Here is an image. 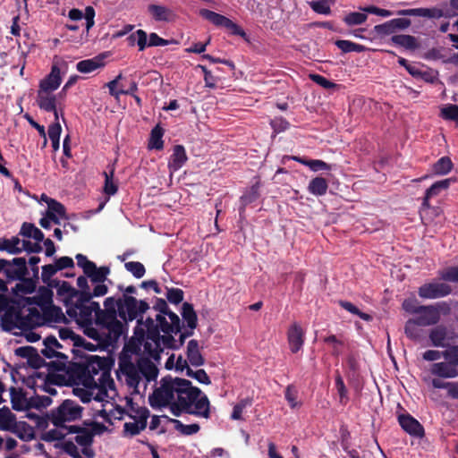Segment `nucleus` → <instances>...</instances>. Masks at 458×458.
Segmentation results:
<instances>
[{"label":"nucleus","instance_id":"obj_55","mask_svg":"<svg viewBox=\"0 0 458 458\" xmlns=\"http://www.w3.org/2000/svg\"><path fill=\"white\" fill-rule=\"evenodd\" d=\"M14 353L16 356L27 359L31 361L33 358L38 357L37 350L32 346H21L15 349Z\"/></svg>","mask_w":458,"mask_h":458},{"label":"nucleus","instance_id":"obj_38","mask_svg":"<svg viewBox=\"0 0 458 458\" xmlns=\"http://www.w3.org/2000/svg\"><path fill=\"white\" fill-rule=\"evenodd\" d=\"M17 422L15 415L7 407L0 409V429L10 431Z\"/></svg>","mask_w":458,"mask_h":458},{"label":"nucleus","instance_id":"obj_18","mask_svg":"<svg viewBox=\"0 0 458 458\" xmlns=\"http://www.w3.org/2000/svg\"><path fill=\"white\" fill-rule=\"evenodd\" d=\"M61 82V70L58 65L54 64L51 67L49 74L39 81L38 90L55 92L60 87Z\"/></svg>","mask_w":458,"mask_h":458},{"label":"nucleus","instance_id":"obj_14","mask_svg":"<svg viewBox=\"0 0 458 458\" xmlns=\"http://www.w3.org/2000/svg\"><path fill=\"white\" fill-rule=\"evenodd\" d=\"M154 325L158 328L159 333L167 335L178 334L181 329L180 318L175 313L164 315H156Z\"/></svg>","mask_w":458,"mask_h":458},{"label":"nucleus","instance_id":"obj_64","mask_svg":"<svg viewBox=\"0 0 458 458\" xmlns=\"http://www.w3.org/2000/svg\"><path fill=\"white\" fill-rule=\"evenodd\" d=\"M440 276L443 280L458 283V266L445 269Z\"/></svg>","mask_w":458,"mask_h":458},{"label":"nucleus","instance_id":"obj_3","mask_svg":"<svg viewBox=\"0 0 458 458\" xmlns=\"http://www.w3.org/2000/svg\"><path fill=\"white\" fill-rule=\"evenodd\" d=\"M96 375L97 378L86 377L83 382L84 388L77 387L75 393L83 403H89L92 400L101 403L103 408L98 412L103 419L109 420L114 408L113 401L117 395V391L109 372L102 371Z\"/></svg>","mask_w":458,"mask_h":458},{"label":"nucleus","instance_id":"obj_63","mask_svg":"<svg viewBox=\"0 0 458 458\" xmlns=\"http://www.w3.org/2000/svg\"><path fill=\"white\" fill-rule=\"evenodd\" d=\"M14 291L17 293H31L35 291V284L30 280H24L16 284Z\"/></svg>","mask_w":458,"mask_h":458},{"label":"nucleus","instance_id":"obj_48","mask_svg":"<svg viewBox=\"0 0 458 458\" xmlns=\"http://www.w3.org/2000/svg\"><path fill=\"white\" fill-rule=\"evenodd\" d=\"M175 429L182 435L191 436L196 434L199 430V425L197 423L183 424L181 420H173Z\"/></svg>","mask_w":458,"mask_h":458},{"label":"nucleus","instance_id":"obj_4","mask_svg":"<svg viewBox=\"0 0 458 458\" xmlns=\"http://www.w3.org/2000/svg\"><path fill=\"white\" fill-rule=\"evenodd\" d=\"M55 427V428L43 432L41 439L46 442H55V447L64 454L65 445L71 443L79 445L85 457L93 458L95 456L91 448L95 433L91 429L78 426L67 427L64 424Z\"/></svg>","mask_w":458,"mask_h":458},{"label":"nucleus","instance_id":"obj_29","mask_svg":"<svg viewBox=\"0 0 458 458\" xmlns=\"http://www.w3.org/2000/svg\"><path fill=\"white\" fill-rule=\"evenodd\" d=\"M148 12L157 21H170L175 17L174 12L164 5L150 4L148 5Z\"/></svg>","mask_w":458,"mask_h":458},{"label":"nucleus","instance_id":"obj_42","mask_svg":"<svg viewBox=\"0 0 458 458\" xmlns=\"http://www.w3.org/2000/svg\"><path fill=\"white\" fill-rule=\"evenodd\" d=\"M392 42L406 49H415L418 47L417 39L411 35H394L392 37Z\"/></svg>","mask_w":458,"mask_h":458},{"label":"nucleus","instance_id":"obj_52","mask_svg":"<svg viewBox=\"0 0 458 458\" xmlns=\"http://www.w3.org/2000/svg\"><path fill=\"white\" fill-rule=\"evenodd\" d=\"M451 182L450 179H445L433 183L427 191L426 193L428 198H432L439 194L442 190H445L449 187Z\"/></svg>","mask_w":458,"mask_h":458},{"label":"nucleus","instance_id":"obj_58","mask_svg":"<svg viewBox=\"0 0 458 458\" xmlns=\"http://www.w3.org/2000/svg\"><path fill=\"white\" fill-rule=\"evenodd\" d=\"M335 387L339 394V401L342 404H345L348 402V391L344 385V382L340 375L335 377Z\"/></svg>","mask_w":458,"mask_h":458},{"label":"nucleus","instance_id":"obj_9","mask_svg":"<svg viewBox=\"0 0 458 458\" xmlns=\"http://www.w3.org/2000/svg\"><path fill=\"white\" fill-rule=\"evenodd\" d=\"M42 250L38 243H32L27 240H21L18 236L11 238L0 237V250L9 254H18L25 250L29 253H38Z\"/></svg>","mask_w":458,"mask_h":458},{"label":"nucleus","instance_id":"obj_50","mask_svg":"<svg viewBox=\"0 0 458 458\" xmlns=\"http://www.w3.org/2000/svg\"><path fill=\"white\" fill-rule=\"evenodd\" d=\"M127 271L132 274V276L138 279L144 276L146 273L145 267L142 263L138 261H129L124 264Z\"/></svg>","mask_w":458,"mask_h":458},{"label":"nucleus","instance_id":"obj_59","mask_svg":"<svg viewBox=\"0 0 458 458\" xmlns=\"http://www.w3.org/2000/svg\"><path fill=\"white\" fill-rule=\"evenodd\" d=\"M186 376L194 378L200 384L209 385L211 383L209 377L202 369H197L195 371L190 369L188 372H186Z\"/></svg>","mask_w":458,"mask_h":458},{"label":"nucleus","instance_id":"obj_2","mask_svg":"<svg viewBox=\"0 0 458 458\" xmlns=\"http://www.w3.org/2000/svg\"><path fill=\"white\" fill-rule=\"evenodd\" d=\"M67 315L89 338L106 345L115 344L123 333V324L114 315L105 313L98 302L80 298L66 310Z\"/></svg>","mask_w":458,"mask_h":458},{"label":"nucleus","instance_id":"obj_62","mask_svg":"<svg viewBox=\"0 0 458 458\" xmlns=\"http://www.w3.org/2000/svg\"><path fill=\"white\" fill-rule=\"evenodd\" d=\"M444 359L451 361L456 368H458V344L451 345L444 351Z\"/></svg>","mask_w":458,"mask_h":458},{"label":"nucleus","instance_id":"obj_23","mask_svg":"<svg viewBox=\"0 0 458 458\" xmlns=\"http://www.w3.org/2000/svg\"><path fill=\"white\" fill-rule=\"evenodd\" d=\"M187 155L183 146L176 145L174 147L173 154L168 163V168L171 173L176 172L182 167L187 161Z\"/></svg>","mask_w":458,"mask_h":458},{"label":"nucleus","instance_id":"obj_40","mask_svg":"<svg viewBox=\"0 0 458 458\" xmlns=\"http://www.w3.org/2000/svg\"><path fill=\"white\" fill-rule=\"evenodd\" d=\"M164 135V130L159 126L156 125L150 133V138L148 141V148L149 149H163L164 141L162 140Z\"/></svg>","mask_w":458,"mask_h":458},{"label":"nucleus","instance_id":"obj_15","mask_svg":"<svg viewBox=\"0 0 458 458\" xmlns=\"http://www.w3.org/2000/svg\"><path fill=\"white\" fill-rule=\"evenodd\" d=\"M56 293L57 299L64 303L66 309L82 297V294L66 281L57 283Z\"/></svg>","mask_w":458,"mask_h":458},{"label":"nucleus","instance_id":"obj_10","mask_svg":"<svg viewBox=\"0 0 458 458\" xmlns=\"http://www.w3.org/2000/svg\"><path fill=\"white\" fill-rule=\"evenodd\" d=\"M14 326L23 332L43 326L41 312L36 307L23 308L14 318Z\"/></svg>","mask_w":458,"mask_h":458},{"label":"nucleus","instance_id":"obj_53","mask_svg":"<svg viewBox=\"0 0 458 458\" xmlns=\"http://www.w3.org/2000/svg\"><path fill=\"white\" fill-rule=\"evenodd\" d=\"M367 14L364 13L353 12L347 14L344 21L347 25H360L367 21Z\"/></svg>","mask_w":458,"mask_h":458},{"label":"nucleus","instance_id":"obj_47","mask_svg":"<svg viewBox=\"0 0 458 458\" xmlns=\"http://www.w3.org/2000/svg\"><path fill=\"white\" fill-rule=\"evenodd\" d=\"M421 327L417 322V319H409L404 327V332L408 338L411 340H419L422 335Z\"/></svg>","mask_w":458,"mask_h":458},{"label":"nucleus","instance_id":"obj_8","mask_svg":"<svg viewBox=\"0 0 458 458\" xmlns=\"http://www.w3.org/2000/svg\"><path fill=\"white\" fill-rule=\"evenodd\" d=\"M145 301H138L132 296L123 294L119 298V317L123 320L132 321L148 310Z\"/></svg>","mask_w":458,"mask_h":458},{"label":"nucleus","instance_id":"obj_6","mask_svg":"<svg viewBox=\"0 0 458 458\" xmlns=\"http://www.w3.org/2000/svg\"><path fill=\"white\" fill-rule=\"evenodd\" d=\"M133 340L137 342L139 349L142 348L149 357L157 359L166 337L160 335L158 328L154 325V319L148 318L145 321L138 319Z\"/></svg>","mask_w":458,"mask_h":458},{"label":"nucleus","instance_id":"obj_24","mask_svg":"<svg viewBox=\"0 0 458 458\" xmlns=\"http://www.w3.org/2000/svg\"><path fill=\"white\" fill-rule=\"evenodd\" d=\"M140 412L141 413H140V415L138 416V420H129L124 423L123 431L125 435L131 437L138 435L146 428V411H142Z\"/></svg>","mask_w":458,"mask_h":458},{"label":"nucleus","instance_id":"obj_30","mask_svg":"<svg viewBox=\"0 0 458 458\" xmlns=\"http://www.w3.org/2000/svg\"><path fill=\"white\" fill-rule=\"evenodd\" d=\"M12 406L16 411H25L31 406V401H29L21 389L12 387L10 389Z\"/></svg>","mask_w":458,"mask_h":458},{"label":"nucleus","instance_id":"obj_54","mask_svg":"<svg viewBox=\"0 0 458 458\" xmlns=\"http://www.w3.org/2000/svg\"><path fill=\"white\" fill-rule=\"evenodd\" d=\"M146 411V420L148 418L149 411L146 407H140V406H135L134 403L131 402V400L127 401V411L126 414L129 417V420H138V416L140 411Z\"/></svg>","mask_w":458,"mask_h":458},{"label":"nucleus","instance_id":"obj_51","mask_svg":"<svg viewBox=\"0 0 458 458\" xmlns=\"http://www.w3.org/2000/svg\"><path fill=\"white\" fill-rule=\"evenodd\" d=\"M251 405V399L244 398L237 403L233 409L231 419L233 420H239L242 419V412L245 408Z\"/></svg>","mask_w":458,"mask_h":458},{"label":"nucleus","instance_id":"obj_7","mask_svg":"<svg viewBox=\"0 0 458 458\" xmlns=\"http://www.w3.org/2000/svg\"><path fill=\"white\" fill-rule=\"evenodd\" d=\"M82 407L75 401L64 400L58 407L53 409L48 416L37 417V427L40 429H46L48 421L54 426L65 425L66 422H72L81 419Z\"/></svg>","mask_w":458,"mask_h":458},{"label":"nucleus","instance_id":"obj_36","mask_svg":"<svg viewBox=\"0 0 458 458\" xmlns=\"http://www.w3.org/2000/svg\"><path fill=\"white\" fill-rule=\"evenodd\" d=\"M428 336L433 346L445 347L447 338V330L445 327L438 326L430 331Z\"/></svg>","mask_w":458,"mask_h":458},{"label":"nucleus","instance_id":"obj_22","mask_svg":"<svg viewBox=\"0 0 458 458\" xmlns=\"http://www.w3.org/2000/svg\"><path fill=\"white\" fill-rule=\"evenodd\" d=\"M13 265H11L4 259H0V266H7L6 273L13 279H21L27 273L26 259L24 258H15L13 259Z\"/></svg>","mask_w":458,"mask_h":458},{"label":"nucleus","instance_id":"obj_45","mask_svg":"<svg viewBox=\"0 0 458 458\" xmlns=\"http://www.w3.org/2000/svg\"><path fill=\"white\" fill-rule=\"evenodd\" d=\"M453 168V163L448 157H443L433 165L432 171L437 175L447 174Z\"/></svg>","mask_w":458,"mask_h":458},{"label":"nucleus","instance_id":"obj_57","mask_svg":"<svg viewBox=\"0 0 458 458\" xmlns=\"http://www.w3.org/2000/svg\"><path fill=\"white\" fill-rule=\"evenodd\" d=\"M324 342L331 346L332 354L335 356H338L342 352V346L344 345V342L338 339L335 335H331L324 338Z\"/></svg>","mask_w":458,"mask_h":458},{"label":"nucleus","instance_id":"obj_32","mask_svg":"<svg viewBox=\"0 0 458 458\" xmlns=\"http://www.w3.org/2000/svg\"><path fill=\"white\" fill-rule=\"evenodd\" d=\"M10 432L15 434L23 441H30L35 437L33 428L25 421H17Z\"/></svg>","mask_w":458,"mask_h":458},{"label":"nucleus","instance_id":"obj_49","mask_svg":"<svg viewBox=\"0 0 458 458\" xmlns=\"http://www.w3.org/2000/svg\"><path fill=\"white\" fill-rule=\"evenodd\" d=\"M336 47L344 53L357 52L360 53L365 49V47L349 40H337Z\"/></svg>","mask_w":458,"mask_h":458},{"label":"nucleus","instance_id":"obj_21","mask_svg":"<svg viewBox=\"0 0 458 458\" xmlns=\"http://www.w3.org/2000/svg\"><path fill=\"white\" fill-rule=\"evenodd\" d=\"M430 373L440 378H454L458 377V368L451 361H440L431 365Z\"/></svg>","mask_w":458,"mask_h":458},{"label":"nucleus","instance_id":"obj_20","mask_svg":"<svg viewBox=\"0 0 458 458\" xmlns=\"http://www.w3.org/2000/svg\"><path fill=\"white\" fill-rule=\"evenodd\" d=\"M398 422L401 428L409 435L415 437H422L424 436L422 425L411 415L408 413L399 415Z\"/></svg>","mask_w":458,"mask_h":458},{"label":"nucleus","instance_id":"obj_39","mask_svg":"<svg viewBox=\"0 0 458 458\" xmlns=\"http://www.w3.org/2000/svg\"><path fill=\"white\" fill-rule=\"evenodd\" d=\"M182 317L183 322L187 324L188 328L191 332L197 326V315L191 304L184 302L182 307Z\"/></svg>","mask_w":458,"mask_h":458},{"label":"nucleus","instance_id":"obj_26","mask_svg":"<svg viewBox=\"0 0 458 458\" xmlns=\"http://www.w3.org/2000/svg\"><path fill=\"white\" fill-rule=\"evenodd\" d=\"M43 318V325L60 323L64 320V315L63 310L51 304L47 306L43 310H39Z\"/></svg>","mask_w":458,"mask_h":458},{"label":"nucleus","instance_id":"obj_34","mask_svg":"<svg viewBox=\"0 0 458 458\" xmlns=\"http://www.w3.org/2000/svg\"><path fill=\"white\" fill-rule=\"evenodd\" d=\"M20 235L25 238H31L36 241L35 243H38L39 245L40 242L44 241V233L31 223L22 224Z\"/></svg>","mask_w":458,"mask_h":458},{"label":"nucleus","instance_id":"obj_35","mask_svg":"<svg viewBox=\"0 0 458 458\" xmlns=\"http://www.w3.org/2000/svg\"><path fill=\"white\" fill-rule=\"evenodd\" d=\"M328 189V183L323 177H315L312 179L308 186L310 193L315 196H323L327 193Z\"/></svg>","mask_w":458,"mask_h":458},{"label":"nucleus","instance_id":"obj_37","mask_svg":"<svg viewBox=\"0 0 458 458\" xmlns=\"http://www.w3.org/2000/svg\"><path fill=\"white\" fill-rule=\"evenodd\" d=\"M165 368L168 369H174L176 371L184 373L186 375V372L191 369L188 363V360L183 359L181 355L178 357H175L174 354L171 355L165 363Z\"/></svg>","mask_w":458,"mask_h":458},{"label":"nucleus","instance_id":"obj_60","mask_svg":"<svg viewBox=\"0 0 458 458\" xmlns=\"http://www.w3.org/2000/svg\"><path fill=\"white\" fill-rule=\"evenodd\" d=\"M444 119L458 122V106L447 105L441 109Z\"/></svg>","mask_w":458,"mask_h":458},{"label":"nucleus","instance_id":"obj_46","mask_svg":"<svg viewBox=\"0 0 458 458\" xmlns=\"http://www.w3.org/2000/svg\"><path fill=\"white\" fill-rule=\"evenodd\" d=\"M335 0H313L310 2V8L317 13L327 15L331 13V5Z\"/></svg>","mask_w":458,"mask_h":458},{"label":"nucleus","instance_id":"obj_13","mask_svg":"<svg viewBox=\"0 0 458 458\" xmlns=\"http://www.w3.org/2000/svg\"><path fill=\"white\" fill-rule=\"evenodd\" d=\"M451 286L441 282L425 284L419 288V296L422 299H437L448 295Z\"/></svg>","mask_w":458,"mask_h":458},{"label":"nucleus","instance_id":"obj_19","mask_svg":"<svg viewBox=\"0 0 458 458\" xmlns=\"http://www.w3.org/2000/svg\"><path fill=\"white\" fill-rule=\"evenodd\" d=\"M53 291L47 286H41L32 297L27 298L30 305H35L39 310L53 304Z\"/></svg>","mask_w":458,"mask_h":458},{"label":"nucleus","instance_id":"obj_25","mask_svg":"<svg viewBox=\"0 0 458 458\" xmlns=\"http://www.w3.org/2000/svg\"><path fill=\"white\" fill-rule=\"evenodd\" d=\"M94 17H95V10L91 6H88L85 9V13H82L79 9H72L69 12V18L72 21H85V27L87 32L93 27L94 25Z\"/></svg>","mask_w":458,"mask_h":458},{"label":"nucleus","instance_id":"obj_1","mask_svg":"<svg viewBox=\"0 0 458 458\" xmlns=\"http://www.w3.org/2000/svg\"><path fill=\"white\" fill-rule=\"evenodd\" d=\"M148 403L155 410L167 409L176 417L183 413L203 419L210 417L208 396L184 378L171 376L162 377L148 395Z\"/></svg>","mask_w":458,"mask_h":458},{"label":"nucleus","instance_id":"obj_28","mask_svg":"<svg viewBox=\"0 0 458 458\" xmlns=\"http://www.w3.org/2000/svg\"><path fill=\"white\" fill-rule=\"evenodd\" d=\"M187 360L188 363L195 366L199 367L203 365L204 363V358L200 352L199 343L196 340H191L189 341L187 344Z\"/></svg>","mask_w":458,"mask_h":458},{"label":"nucleus","instance_id":"obj_56","mask_svg":"<svg viewBox=\"0 0 458 458\" xmlns=\"http://www.w3.org/2000/svg\"><path fill=\"white\" fill-rule=\"evenodd\" d=\"M340 305L345 310L349 311L352 314L357 315L359 318L365 321H370L372 317L367 313L361 312L355 305L349 301H340Z\"/></svg>","mask_w":458,"mask_h":458},{"label":"nucleus","instance_id":"obj_43","mask_svg":"<svg viewBox=\"0 0 458 458\" xmlns=\"http://www.w3.org/2000/svg\"><path fill=\"white\" fill-rule=\"evenodd\" d=\"M130 46H138L139 51H143L147 47V32L143 30H138L128 37Z\"/></svg>","mask_w":458,"mask_h":458},{"label":"nucleus","instance_id":"obj_61","mask_svg":"<svg viewBox=\"0 0 458 458\" xmlns=\"http://www.w3.org/2000/svg\"><path fill=\"white\" fill-rule=\"evenodd\" d=\"M106 310L105 313L112 314L116 318V313H119V299L115 300L114 297H108L104 301Z\"/></svg>","mask_w":458,"mask_h":458},{"label":"nucleus","instance_id":"obj_33","mask_svg":"<svg viewBox=\"0 0 458 458\" xmlns=\"http://www.w3.org/2000/svg\"><path fill=\"white\" fill-rule=\"evenodd\" d=\"M102 66H104L103 58L101 56H96L91 59L80 61L76 64V69L81 73H89Z\"/></svg>","mask_w":458,"mask_h":458},{"label":"nucleus","instance_id":"obj_5","mask_svg":"<svg viewBox=\"0 0 458 458\" xmlns=\"http://www.w3.org/2000/svg\"><path fill=\"white\" fill-rule=\"evenodd\" d=\"M120 371L131 394L144 396L148 384L157 383L158 369L149 360H140L137 364L125 362L120 364Z\"/></svg>","mask_w":458,"mask_h":458},{"label":"nucleus","instance_id":"obj_11","mask_svg":"<svg viewBox=\"0 0 458 458\" xmlns=\"http://www.w3.org/2000/svg\"><path fill=\"white\" fill-rule=\"evenodd\" d=\"M200 15L206 20L217 27H224L231 31L233 35L241 37L245 36V32L236 23L231 21L229 18L215 13L208 9H202L199 11Z\"/></svg>","mask_w":458,"mask_h":458},{"label":"nucleus","instance_id":"obj_17","mask_svg":"<svg viewBox=\"0 0 458 458\" xmlns=\"http://www.w3.org/2000/svg\"><path fill=\"white\" fill-rule=\"evenodd\" d=\"M416 318L419 325L428 327L436 325L440 319V312L437 306H419Z\"/></svg>","mask_w":458,"mask_h":458},{"label":"nucleus","instance_id":"obj_27","mask_svg":"<svg viewBox=\"0 0 458 458\" xmlns=\"http://www.w3.org/2000/svg\"><path fill=\"white\" fill-rule=\"evenodd\" d=\"M50 375L46 372L33 370L32 373L24 380L25 385L35 392L41 390L46 386Z\"/></svg>","mask_w":458,"mask_h":458},{"label":"nucleus","instance_id":"obj_12","mask_svg":"<svg viewBox=\"0 0 458 458\" xmlns=\"http://www.w3.org/2000/svg\"><path fill=\"white\" fill-rule=\"evenodd\" d=\"M37 104L41 110L54 113L55 120L59 119L60 114L63 115L62 110L58 109V107L62 106V103L54 92L38 90Z\"/></svg>","mask_w":458,"mask_h":458},{"label":"nucleus","instance_id":"obj_41","mask_svg":"<svg viewBox=\"0 0 458 458\" xmlns=\"http://www.w3.org/2000/svg\"><path fill=\"white\" fill-rule=\"evenodd\" d=\"M110 270L107 267H97L96 264L93 267L86 271L85 275L90 278L92 283H105Z\"/></svg>","mask_w":458,"mask_h":458},{"label":"nucleus","instance_id":"obj_16","mask_svg":"<svg viewBox=\"0 0 458 458\" xmlns=\"http://www.w3.org/2000/svg\"><path fill=\"white\" fill-rule=\"evenodd\" d=\"M305 340V332L300 324L293 323L287 331V341L289 348L293 353H296L303 347Z\"/></svg>","mask_w":458,"mask_h":458},{"label":"nucleus","instance_id":"obj_44","mask_svg":"<svg viewBox=\"0 0 458 458\" xmlns=\"http://www.w3.org/2000/svg\"><path fill=\"white\" fill-rule=\"evenodd\" d=\"M114 166L110 167V170L104 172L105 176V184H104V192L108 196H113L117 192L118 187L117 184L114 181Z\"/></svg>","mask_w":458,"mask_h":458},{"label":"nucleus","instance_id":"obj_31","mask_svg":"<svg viewBox=\"0 0 458 458\" xmlns=\"http://www.w3.org/2000/svg\"><path fill=\"white\" fill-rule=\"evenodd\" d=\"M48 201L49 203L45 214L51 218L54 224L60 225L61 219L65 217V208L55 199H48Z\"/></svg>","mask_w":458,"mask_h":458}]
</instances>
